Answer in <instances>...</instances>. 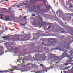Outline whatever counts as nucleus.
<instances>
[{
  "mask_svg": "<svg viewBox=\"0 0 73 73\" xmlns=\"http://www.w3.org/2000/svg\"><path fill=\"white\" fill-rule=\"evenodd\" d=\"M64 51V53L62 54V55L61 56H59L58 57L57 56H52L51 58V61L52 63L54 62V60H56L57 61H61L63 58L65 57V56L66 55H68V53L65 52V51Z\"/></svg>",
  "mask_w": 73,
  "mask_h": 73,
  "instance_id": "nucleus-1",
  "label": "nucleus"
},
{
  "mask_svg": "<svg viewBox=\"0 0 73 73\" xmlns=\"http://www.w3.org/2000/svg\"><path fill=\"white\" fill-rule=\"evenodd\" d=\"M67 20L68 21H70L71 20V17H67Z\"/></svg>",
  "mask_w": 73,
  "mask_h": 73,
  "instance_id": "nucleus-2",
  "label": "nucleus"
},
{
  "mask_svg": "<svg viewBox=\"0 0 73 73\" xmlns=\"http://www.w3.org/2000/svg\"><path fill=\"white\" fill-rule=\"evenodd\" d=\"M9 17V16H7L5 17V19L6 20H9V18H8Z\"/></svg>",
  "mask_w": 73,
  "mask_h": 73,
  "instance_id": "nucleus-3",
  "label": "nucleus"
},
{
  "mask_svg": "<svg viewBox=\"0 0 73 73\" xmlns=\"http://www.w3.org/2000/svg\"><path fill=\"white\" fill-rule=\"evenodd\" d=\"M12 41H17V38H13Z\"/></svg>",
  "mask_w": 73,
  "mask_h": 73,
  "instance_id": "nucleus-4",
  "label": "nucleus"
},
{
  "mask_svg": "<svg viewBox=\"0 0 73 73\" xmlns=\"http://www.w3.org/2000/svg\"><path fill=\"white\" fill-rule=\"evenodd\" d=\"M51 40H54V41L52 42V43H56V40H55V39L54 38H51Z\"/></svg>",
  "mask_w": 73,
  "mask_h": 73,
  "instance_id": "nucleus-5",
  "label": "nucleus"
},
{
  "mask_svg": "<svg viewBox=\"0 0 73 73\" xmlns=\"http://www.w3.org/2000/svg\"><path fill=\"white\" fill-rule=\"evenodd\" d=\"M40 66H42V67L44 69V68H46L44 66V65H43V64H40Z\"/></svg>",
  "mask_w": 73,
  "mask_h": 73,
  "instance_id": "nucleus-6",
  "label": "nucleus"
},
{
  "mask_svg": "<svg viewBox=\"0 0 73 73\" xmlns=\"http://www.w3.org/2000/svg\"><path fill=\"white\" fill-rule=\"evenodd\" d=\"M39 20H41L42 21H43V19H42V18L41 17H39Z\"/></svg>",
  "mask_w": 73,
  "mask_h": 73,
  "instance_id": "nucleus-7",
  "label": "nucleus"
},
{
  "mask_svg": "<svg viewBox=\"0 0 73 73\" xmlns=\"http://www.w3.org/2000/svg\"><path fill=\"white\" fill-rule=\"evenodd\" d=\"M50 11V9L49 8H48V7H47L46 9V12H48V11Z\"/></svg>",
  "mask_w": 73,
  "mask_h": 73,
  "instance_id": "nucleus-8",
  "label": "nucleus"
},
{
  "mask_svg": "<svg viewBox=\"0 0 73 73\" xmlns=\"http://www.w3.org/2000/svg\"><path fill=\"white\" fill-rule=\"evenodd\" d=\"M8 37H9V36L7 35L6 36H4L3 37V38L4 39H5V38H8Z\"/></svg>",
  "mask_w": 73,
  "mask_h": 73,
  "instance_id": "nucleus-9",
  "label": "nucleus"
},
{
  "mask_svg": "<svg viewBox=\"0 0 73 73\" xmlns=\"http://www.w3.org/2000/svg\"><path fill=\"white\" fill-rule=\"evenodd\" d=\"M58 49L60 51H62V49L61 48H58Z\"/></svg>",
  "mask_w": 73,
  "mask_h": 73,
  "instance_id": "nucleus-10",
  "label": "nucleus"
},
{
  "mask_svg": "<svg viewBox=\"0 0 73 73\" xmlns=\"http://www.w3.org/2000/svg\"><path fill=\"white\" fill-rule=\"evenodd\" d=\"M70 64V63H65L64 65L65 66H67V65H69V64Z\"/></svg>",
  "mask_w": 73,
  "mask_h": 73,
  "instance_id": "nucleus-11",
  "label": "nucleus"
},
{
  "mask_svg": "<svg viewBox=\"0 0 73 73\" xmlns=\"http://www.w3.org/2000/svg\"><path fill=\"white\" fill-rule=\"evenodd\" d=\"M14 50L15 51V52H14V53H15V54L17 53V52H16V49H14Z\"/></svg>",
  "mask_w": 73,
  "mask_h": 73,
  "instance_id": "nucleus-12",
  "label": "nucleus"
},
{
  "mask_svg": "<svg viewBox=\"0 0 73 73\" xmlns=\"http://www.w3.org/2000/svg\"><path fill=\"white\" fill-rule=\"evenodd\" d=\"M71 66H70L68 67H66L65 68V69H68V68H70V67H71Z\"/></svg>",
  "mask_w": 73,
  "mask_h": 73,
  "instance_id": "nucleus-13",
  "label": "nucleus"
},
{
  "mask_svg": "<svg viewBox=\"0 0 73 73\" xmlns=\"http://www.w3.org/2000/svg\"><path fill=\"white\" fill-rule=\"evenodd\" d=\"M30 65H31V64L30 63H29L26 66H27L28 65H29V66H30Z\"/></svg>",
  "mask_w": 73,
  "mask_h": 73,
  "instance_id": "nucleus-14",
  "label": "nucleus"
},
{
  "mask_svg": "<svg viewBox=\"0 0 73 73\" xmlns=\"http://www.w3.org/2000/svg\"><path fill=\"white\" fill-rule=\"evenodd\" d=\"M54 65H53V66H51V68H54Z\"/></svg>",
  "mask_w": 73,
  "mask_h": 73,
  "instance_id": "nucleus-15",
  "label": "nucleus"
},
{
  "mask_svg": "<svg viewBox=\"0 0 73 73\" xmlns=\"http://www.w3.org/2000/svg\"><path fill=\"white\" fill-rule=\"evenodd\" d=\"M69 72L68 71H64L63 72L64 73H68Z\"/></svg>",
  "mask_w": 73,
  "mask_h": 73,
  "instance_id": "nucleus-16",
  "label": "nucleus"
},
{
  "mask_svg": "<svg viewBox=\"0 0 73 73\" xmlns=\"http://www.w3.org/2000/svg\"><path fill=\"white\" fill-rule=\"evenodd\" d=\"M29 3H32V0H30V1H29Z\"/></svg>",
  "mask_w": 73,
  "mask_h": 73,
  "instance_id": "nucleus-17",
  "label": "nucleus"
},
{
  "mask_svg": "<svg viewBox=\"0 0 73 73\" xmlns=\"http://www.w3.org/2000/svg\"><path fill=\"white\" fill-rule=\"evenodd\" d=\"M35 1H34V2H36L37 1H40V0H34Z\"/></svg>",
  "mask_w": 73,
  "mask_h": 73,
  "instance_id": "nucleus-18",
  "label": "nucleus"
},
{
  "mask_svg": "<svg viewBox=\"0 0 73 73\" xmlns=\"http://www.w3.org/2000/svg\"><path fill=\"white\" fill-rule=\"evenodd\" d=\"M3 72H5V71H0V73H3Z\"/></svg>",
  "mask_w": 73,
  "mask_h": 73,
  "instance_id": "nucleus-19",
  "label": "nucleus"
},
{
  "mask_svg": "<svg viewBox=\"0 0 73 73\" xmlns=\"http://www.w3.org/2000/svg\"><path fill=\"white\" fill-rule=\"evenodd\" d=\"M9 70H10V71H11L12 72L13 71H14V70H11V69Z\"/></svg>",
  "mask_w": 73,
  "mask_h": 73,
  "instance_id": "nucleus-20",
  "label": "nucleus"
},
{
  "mask_svg": "<svg viewBox=\"0 0 73 73\" xmlns=\"http://www.w3.org/2000/svg\"><path fill=\"white\" fill-rule=\"evenodd\" d=\"M16 6L18 8H20V6L19 5H17Z\"/></svg>",
  "mask_w": 73,
  "mask_h": 73,
  "instance_id": "nucleus-21",
  "label": "nucleus"
},
{
  "mask_svg": "<svg viewBox=\"0 0 73 73\" xmlns=\"http://www.w3.org/2000/svg\"><path fill=\"white\" fill-rule=\"evenodd\" d=\"M66 16H69L70 15V13L66 14Z\"/></svg>",
  "mask_w": 73,
  "mask_h": 73,
  "instance_id": "nucleus-22",
  "label": "nucleus"
},
{
  "mask_svg": "<svg viewBox=\"0 0 73 73\" xmlns=\"http://www.w3.org/2000/svg\"><path fill=\"white\" fill-rule=\"evenodd\" d=\"M35 16V14H33L32 15V16H33V17H34V16Z\"/></svg>",
  "mask_w": 73,
  "mask_h": 73,
  "instance_id": "nucleus-23",
  "label": "nucleus"
},
{
  "mask_svg": "<svg viewBox=\"0 0 73 73\" xmlns=\"http://www.w3.org/2000/svg\"><path fill=\"white\" fill-rule=\"evenodd\" d=\"M9 10H10V9H11V8L10 7L8 8Z\"/></svg>",
  "mask_w": 73,
  "mask_h": 73,
  "instance_id": "nucleus-24",
  "label": "nucleus"
},
{
  "mask_svg": "<svg viewBox=\"0 0 73 73\" xmlns=\"http://www.w3.org/2000/svg\"><path fill=\"white\" fill-rule=\"evenodd\" d=\"M4 1H2L1 2H0V3H2V2H4Z\"/></svg>",
  "mask_w": 73,
  "mask_h": 73,
  "instance_id": "nucleus-25",
  "label": "nucleus"
},
{
  "mask_svg": "<svg viewBox=\"0 0 73 73\" xmlns=\"http://www.w3.org/2000/svg\"><path fill=\"white\" fill-rule=\"evenodd\" d=\"M29 2V1H26V3H28Z\"/></svg>",
  "mask_w": 73,
  "mask_h": 73,
  "instance_id": "nucleus-26",
  "label": "nucleus"
},
{
  "mask_svg": "<svg viewBox=\"0 0 73 73\" xmlns=\"http://www.w3.org/2000/svg\"><path fill=\"white\" fill-rule=\"evenodd\" d=\"M26 17H27V16H25V17H23L24 19H25V18H26Z\"/></svg>",
  "mask_w": 73,
  "mask_h": 73,
  "instance_id": "nucleus-27",
  "label": "nucleus"
},
{
  "mask_svg": "<svg viewBox=\"0 0 73 73\" xmlns=\"http://www.w3.org/2000/svg\"><path fill=\"white\" fill-rule=\"evenodd\" d=\"M17 60L18 62H19V61H20V60L19 59H17Z\"/></svg>",
  "mask_w": 73,
  "mask_h": 73,
  "instance_id": "nucleus-28",
  "label": "nucleus"
},
{
  "mask_svg": "<svg viewBox=\"0 0 73 73\" xmlns=\"http://www.w3.org/2000/svg\"><path fill=\"white\" fill-rule=\"evenodd\" d=\"M1 48H2V49H4V48L3 47H1Z\"/></svg>",
  "mask_w": 73,
  "mask_h": 73,
  "instance_id": "nucleus-29",
  "label": "nucleus"
},
{
  "mask_svg": "<svg viewBox=\"0 0 73 73\" xmlns=\"http://www.w3.org/2000/svg\"><path fill=\"white\" fill-rule=\"evenodd\" d=\"M22 62H23V63H24L25 62H24V60H23V61H22Z\"/></svg>",
  "mask_w": 73,
  "mask_h": 73,
  "instance_id": "nucleus-30",
  "label": "nucleus"
},
{
  "mask_svg": "<svg viewBox=\"0 0 73 73\" xmlns=\"http://www.w3.org/2000/svg\"><path fill=\"white\" fill-rule=\"evenodd\" d=\"M7 52H8V51H7V50H6V51H5V53H7Z\"/></svg>",
  "mask_w": 73,
  "mask_h": 73,
  "instance_id": "nucleus-31",
  "label": "nucleus"
},
{
  "mask_svg": "<svg viewBox=\"0 0 73 73\" xmlns=\"http://www.w3.org/2000/svg\"><path fill=\"white\" fill-rule=\"evenodd\" d=\"M0 16H4V15H2V14H1Z\"/></svg>",
  "mask_w": 73,
  "mask_h": 73,
  "instance_id": "nucleus-32",
  "label": "nucleus"
},
{
  "mask_svg": "<svg viewBox=\"0 0 73 73\" xmlns=\"http://www.w3.org/2000/svg\"><path fill=\"white\" fill-rule=\"evenodd\" d=\"M21 40H24V39L22 38V39H21Z\"/></svg>",
  "mask_w": 73,
  "mask_h": 73,
  "instance_id": "nucleus-33",
  "label": "nucleus"
},
{
  "mask_svg": "<svg viewBox=\"0 0 73 73\" xmlns=\"http://www.w3.org/2000/svg\"><path fill=\"white\" fill-rule=\"evenodd\" d=\"M58 63H59V62H56V64H58Z\"/></svg>",
  "mask_w": 73,
  "mask_h": 73,
  "instance_id": "nucleus-34",
  "label": "nucleus"
},
{
  "mask_svg": "<svg viewBox=\"0 0 73 73\" xmlns=\"http://www.w3.org/2000/svg\"><path fill=\"white\" fill-rule=\"evenodd\" d=\"M43 3H46V2L44 1L43 2Z\"/></svg>",
  "mask_w": 73,
  "mask_h": 73,
  "instance_id": "nucleus-35",
  "label": "nucleus"
},
{
  "mask_svg": "<svg viewBox=\"0 0 73 73\" xmlns=\"http://www.w3.org/2000/svg\"><path fill=\"white\" fill-rule=\"evenodd\" d=\"M50 26H49V27H48V29L49 28H50Z\"/></svg>",
  "mask_w": 73,
  "mask_h": 73,
  "instance_id": "nucleus-36",
  "label": "nucleus"
},
{
  "mask_svg": "<svg viewBox=\"0 0 73 73\" xmlns=\"http://www.w3.org/2000/svg\"><path fill=\"white\" fill-rule=\"evenodd\" d=\"M2 52H3V54H4V51H3Z\"/></svg>",
  "mask_w": 73,
  "mask_h": 73,
  "instance_id": "nucleus-37",
  "label": "nucleus"
},
{
  "mask_svg": "<svg viewBox=\"0 0 73 73\" xmlns=\"http://www.w3.org/2000/svg\"><path fill=\"white\" fill-rule=\"evenodd\" d=\"M73 61V60H72V61H71V62H72Z\"/></svg>",
  "mask_w": 73,
  "mask_h": 73,
  "instance_id": "nucleus-38",
  "label": "nucleus"
},
{
  "mask_svg": "<svg viewBox=\"0 0 73 73\" xmlns=\"http://www.w3.org/2000/svg\"><path fill=\"white\" fill-rule=\"evenodd\" d=\"M23 25H25V24H23Z\"/></svg>",
  "mask_w": 73,
  "mask_h": 73,
  "instance_id": "nucleus-39",
  "label": "nucleus"
},
{
  "mask_svg": "<svg viewBox=\"0 0 73 73\" xmlns=\"http://www.w3.org/2000/svg\"><path fill=\"white\" fill-rule=\"evenodd\" d=\"M71 70V71H72V72H73V70Z\"/></svg>",
  "mask_w": 73,
  "mask_h": 73,
  "instance_id": "nucleus-40",
  "label": "nucleus"
},
{
  "mask_svg": "<svg viewBox=\"0 0 73 73\" xmlns=\"http://www.w3.org/2000/svg\"><path fill=\"white\" fill-rule=\"evenodd\" d=\"M22 57H21V59H20L21 60H22Z\"/></svg>",
  "mask_w": 73,
  "mask_h": 73,
  "instance_id": "nucleus-41",
  "label": "nucleus"
},
{
  "mask_svg": "<svg viewBox=\"0 0 73 73\" xmlns=\"http://www.w3.org/2000/svg\"><path fill=\"white\" fill-rule=\"evenodd\" d=\"M27 22H26L25 23V24H27Z\"/></svg>",
  "mask_w": 73,
  "mask_h": 73,
  "instance_id": "nucleus-42",
  "label": "nucleus"
},
{
  "mask_svg": "<svg viewBox=\"0 0 73 73\" xmlns=\"http://www.w3.org/2000/svg\"><path fill=\"white\" fill-rule=\"evenodd\" d=\"M37 54H35V57H36V56H37Z\"/></svg>",
  "mask_w": 73,
  "mask_h": 73,
  "instance_id": "nucleus-43",
  "label": "nucleus"
},
{
  "mask_svg": "<svg viewBox=\"0 0 73 73\" xmlns=\"http://www.w3.org/2000/svg\"><path fill=\"white\" fill-rule=\"evenodd\" d=\"M19 38H18V40H19Z\"/></svg>",
  "mask_w": 73,
  "mask_h": 73,
  "instance_id": "nucleus-44",
  "label": "nucleus"
},
{
  "mask_svg": "<svg viewBox=\"0 0 73 73\" xmlns=\"http://www.w3.org/2000/svg\"><path fill=\"white\" fill-rule=\"evenodd\" d=\"M5 1H8V0H5Z\"/></svg>",
  "mask_w": 73,
  "mask_h": 73,
  "instance_id": "nucleus-45",
  "label": "nucleus"
},
{
  "mask_svg": "<svg viewBox=\"0 0 73 73\" xmlns=\"http://www.w3.org/2000/svg\"><path fill=\"white\" fill-rule=\"evenodd\" d=\"M10 47H11V48H12V47H12V46H10Z\"/></svg>",
  "mask_w": 73,
  "mask_h": 73,
  "instance_id": "nucleus-46",
  "label": "nucleus"
},
{
  "mask_svg": "<svg viewBox=\"0 0 73 73\" xmlns=\"http://www.w3.org/2000/svg\"><path fill=\"white\" fill-rule=\"evenodd\" d=\"M11 50H14V49H12H12H11Z\"/></svg>",
  "mask_w": 73,
  "mask_h": 73,
  "instance_id": "nucleus-47",
  "label": "nucleus"
},
{
  "mask_svg": "<svg viewBox=\"0 0 73 73\" xmlns=\"http://www.w3.org/2000/svg\"><path fill=\"white\" fill-rule=\"evenodd\" d=\"M70 8L72 7V6H70Z\"/></svg>",
  "mask_w": 73,
  "mask_h": 73,
  "instance_id": "nucleus-48",
  "label": "nucleus"
},
{
  "mask_svg": "<svg viewBox=\"0 0 73 73\" xmlns=\"http://www.w3.org/2000/svg\"><path fill=\"white\" fill-rule=\"evenodd\" d=\"M61 73H62V71H61Z\"/></svg>",
  "mask_w": 73,
  "mask_h": 73,
  "instance_id": "nucleus-49",
  "label": "nucleus"
},
{
  "mask_svg": "<svg viewBox=\"0 0 73 73\" xmlns=\"http://www.w3.org/2000/svg\"><path fill=\"white\" fill-rule=\"evenodd\" d=\"M1 18H2V19H3V17H1Z\"/></svg>",
  "mask_w": 73,
  "mask_h": 73,
  "instance_id": "nucleus-50",
  "label": "nucleus"
},
{
  "mask_svg": "<svg viewBox=\"0 0 73 73\" xmlns=\"http://www.w3.org/2000/svg\"><path fill=\"white\" fill-rule=\"evenodd\" d=\"M4 12H7V11H5Z\"/></svg>",
  "mask_w": 73,
  "mask_h": 73,
  "instance_id": "nucleus-51",
  "label": "nucleus"
},
{
  "mask_svg": "<svg viewBox=\"0 0 73 73\" xmlns=\"http://www.w3.org/2000/svg\"><path fill=\"white\" fill-rule=\"evenodd\" d=\"M22 32H23V33H24V31H22Z\"/></svg>",
  "mask_w": 73,
  "mask_h": 73,
  "instance_id": "nucleus-52",
  "label": "nucleus"
},
{
  "mask_svg": "<svg viewBox=\"0 0 73 73\" xmlns=\"http://www.w3.org/2000/svg\"><path fill=\"white\" fill-rule=\"evenodd\" d=\"M27 19H26V21H27Z\"/></svg>",
  "mask_w": 73,
  "mask_h": 73,
  "instance_id": "nucleus-53",
  "label": "nucleus"
},
{
  "mask_svg": "<svg viewBox=\"0 0 73 73\" xmlns=\"http://www.w3.org/2000/svg\"><path fill=\"white\" fill-rule=\"evenodd\" d=\"M46 2H47V1H46Z\"/></svg>",
  "mask_w": 73,
  "mask_h": 73,
  "instance_id": "nucleus-54",
  "label": "nucleus"
},
{
  "mask_svg": "<svg viewBox=\"0 0 73 73\" xmlns=\"http://www.w3.org/2000/svg\"><path fill=\"white\" fill-rule=\"evenodd\" d=\"M52 10L53 12H54V11H53V10L52 9Z\"/></svg>",
  "mask_w": 73,
  "mask_h": 73,
  "instance_id": "nucleus-55",
  "label": "nucleus"
},
{
  "mask_svg": "<svg viewBox=\"0 0 73 73\" xmlns=\"http://www.w3.org/2000/svg\"><path fill=\"white\" fill-rule=\"evenodd\" d=\"M46 72H47V70L46 71Z\"/></svg>",
  "mask_w": 73,
  "mask_h": 73,
  "instance_id": "nucleus-56",
  "label": "nucleus"
},
{
  "mask_svg": "<svg viewBox=\"0 0 73 73\" xmlns=\"http://www.w3.org/2000/svg\"><path fill=\"white\" fill-rule=\"evenodd\" d=\"M20 4H21V3H20Z\"/></svg>",
  "mask_w": 73,
  "mask_h": 73,
  "instance_id": "nucleus-57",
  "label": "nucleus"
},
{
  "mask_svg": "<svg viewBox=\"0 0 73 73\" xmlns=\"http://www.w3.org/2000/svg\"><path fill=\"white\" fill-rule=\"evenodd\" d=\"M49 13H51V12H50Z\"/></svg>",
  "mask_w": 73,
  "mask_h": 73,
  "instance_id": "nucleus-58",
  "label": "nucleus"
},
{
  "mask_svg": "<svg viewBox=\"0 0 73 73\" xmlns=\"http://www.w3.org/2000/svg\"><path fill=\"white\" fill-rule=\"evenodd\" d=\"M69 57V58H70V56L69 57Z\"/></svg>",
  "mask_w": 73,
  "mask_h": 73,
  "instance_id": "nucleus-59",
  "label": "nucleus"
},
{
  "mask_svg": "<svg viewBox=\"0 0 73 73\" xmlns=\"http://www.w3.org/2000/svg\"><path fill=\"white\" fill-rule=\"evenodd\" d=\"M42 41H43V40H42Z\"/></svg>",
  "mask_w": 73,
  "mask_h": 73,
  "instance_id": "nucleus-60",
  "label": "nucleus"
},
{
  "mask_svg": "<svg viewBox=\"0 0 73 73\" xmlns=\"http://www.w3.org/2000/svg\"><path fill=\"white\" fill-rule=\"evenodd\" d=\"M44 44V42H43L42 44Z\"/></svg>",
  "mask_w": 73,
  "mask_h": 73,
  "instance_id": "nucleus-61",
  "label": "nucleus"
},
{
  "mask_svg": "<svg viewBox=\"0 0 73 73\" xmlns=\"http://www.w3.org/2000/svg\"><path fill=\"white\" fill-rule=\"evenodd\" d=\"M72 58H71V59H72Z\"/></svg>",
  "mask_w": 73,
  "mask_h": 73,
  "instance_id": "nucleus-62",
  "label": "nucleus"
},
{
  "mask_svg": "<svg viewBox=\"0 0 73 73\" xmlns=\"http://www.w3.org/2000/svg\"><path fill=\"white\" fill-rule=\"evenodd\" d=\"M53 45H54V43H53Z\"/></svg>",
  "mask_w": 73,
  "mask_h": 73,
  "instance_id": "nucleus-63",
  "label": "nucleus"
},
{
  "mask_svg": "<svg viewBox=\"0 0 73 73\" xmlns=\"http://www.w3.org/2000/svg\"><path fill=\"white\" fill-rule=\"evenodd\" d=\"M3 9H5V8H3Z\"/></svg>",
  "mask_w": 73,
  "mask_h": 73,
  "instance_id": "nucleus-64",
  "label": "nucleus"
}]
</instances>
